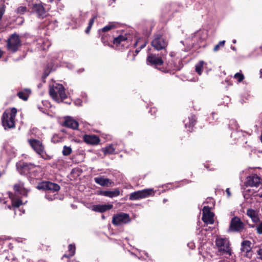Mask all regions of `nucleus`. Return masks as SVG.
<instances>
[{
	"mask_svg": "<svg viewBox=\"0 0 262 262\" xmlns=\"http://www.w3.org/2000/svg\"><path fill=\"white\" fill-rule=\"evenodd\" d=\"M261 183V179L256 174L251 175L247 178L246 185L257 187Z\"/></svg>",
	"mask_w": 262,
	"mask_h": 262,
	"instance_id": "nucleus-14",
	"label": "nucleus"
},
{
	"mask_svg": "<svg viewBox=\"0 0 262 262\" xmlns=\"http://www.w3.org/2000/svg\"><path fill=\"white\" fill-rule=\"evenodd\" d=\"M152 192H153V190L151 189H146L135 191L130 194L129 200H137L145 198L151 194Z\"/></svg>",
	"mask_w": 262,
	"mask_h": 262,
	"instance_id": "nucleus-8",
	"label": "nucleus"
},
{
	"mask_svg": "<svg viewBox=\"0 0 262 262\" xmlns=\"http://www.w3.org/2000/svg\"><path fill=\"white\" fill-rule=\"evenodd\" d=\"M63 125L68 127L76 129L78 127V123L71 117L65 118Z\"/></svg>",
	"mask_w": 262,
	"mask_h": 262,
	"instance_id": "nucleus-16",
	"label": "nucleus"
},
{
	"mask_svg": "<svg viewBox=\"0 0 262 262\" xmlns=\"http://www.w3.org/2000/svg\"><path fill=\"white\" fill-rule=\"evenodd\" d=\"M135 59V57H134L132 59V60H134Z\"/></svg>",
	"mask_w": 262,
	"mask_h": 262,
	"instance_id": "nucleus-52",
	"label": "nucleus"
},
{
	"mask_svg": "<svg viewBox=\"0 0 262 262\" xmlns=\"http://www.w3.org/2000/svg\"><path fill=\"white\" fill-rule=\"evenodd\" d=\"M127 39V38L123 35H119L117 37L114 38V43L116 45H119L121 43V42L125 41Z\"/></svg>",
	"mask_w": 262,
	"mask_h": 262,
	"instance_id": "nucleus-28",
	"label": "nucleus"
},
{
	"mask_svg": "<svg viewBox=\"0 0 262 262\" xmlns=\"http://www.w3.org/2000/svg\"><path fill=\"white\" fill-rule=\"evenodd\" d=\"M32 11L36 14L38 17L43 18L47 15V12L41 3L33 4L32 5Z\"/></svg>",
	"mask_w": 262,
	"mask_h": 262,
	"instance_id": "nucleus-11",
	"label": "nucleus"
},
{
	"mask_svg": "<svg viewBox=\"0 0 262 262\" xmlns=\"http://www.w3.org/2000/svg\"><path fill=\"white\" fill-rule=\"evenodd\" d=\"M113 206L112 204L94 205L92 207V210L96 212L102 213L111 209Z\"/></svg>",
	"mask_w": 262,
	"mask_h": 262,
	"instance_id": "nucleus-17",
	"label": "nucleus"
},
{
	"mask_svg": "<svg viewBox=\"0 0 262 262\" xmlns=\"http://www.w3.org/2000/svg\"><path fill=\"white\" fill-rule=\"evenodd\" d=\"M17 110L13 107L5 111L2 117V123L5 129L12 128L15 127V118Z\"/></svg>",
	"mask_w": 262,
	"mask_h": 262,
	"instance_id": "nucleus-2",
	"label": "nucleus"
},
{
	"mask_svg": "<svg viewBox=\"0 0 262 262\" xmlns=\"http://www.w3.org/2000/svg\"><path fill=\"white\" fill-rule=\"evenodd\" d=\"M49 93L53 100L57 102H62L67 98L63 86L59 83H54L50 86Z\"/></svg>",
	"mask_w": 262,
	"mask_h": 262,
	"instance_id": "nucleus-1",
	"label": "nucleus"
},
{
	"mask_svg": "<svg viewBox=\"0 0 262 262\" xmlns=\"http://www.w3.org/2000/svg\"><path fill=\"white\" fill-rule=\"evenodd\" d=\"M45 197L49 201H53L55 199L54 195H52L49 194H47Z\"/></svg>",
	"mask_w": 262,
	"mask_h": 262,
	"instance_id": "nucleus-37",
	"label": "nucleus"
},
{
	"mask_svg": "<svg viewBox=\"0 0 262 262\" xmlns=\"http://www.w3.org/2000/svg\"><path fill=\"white\" fill-rule=\"evenodd\" d=\"M3 52L0 49V58L2 56Z\"/></svg>",
	"mask_w": 262,
	"mask_h": 262,
	"instance_id": "nucleus-43",
	"label": "nucleus"
},
{
	"mask_svg": "<svg viewBox=\"0 0 262 262\" xmlns=\"http://www.w3.org/2000/svg\"><path fill=\"white\" fill-rule=\"evenodd\" d=\"M30 93V91L28 89H26L24 91H21L17 93V96L20 99L23 100H27L28 98V96Z\"/></svg>",
	"mask_w": 262,
	"mask_h": 262,
	"instance_id": "nucleus-24",
	"label": "nucleus"
},
{
	"mask_svg": "<svg viewBox=\"0 0 262 262\" xmlns=\"http://www.w3.org/2000/svg\"><path fill=\"white\" fill-rule=\"evenodd\" d=\"M167 54V52L166 51H164V54H163L162 56L166 55Z\"/></svg>",
	"mask_w": 262,
	"mask_h": 262,
	"instance_id": "nucleus-47",
	"label": "nucleus"
},
{
	"mask_svg": "<svg viewBox=\"0 0 262 262\" xmlns=\"http://www.w3.org/2000/svg\"><path fill=\"white\" fill-rule=\"evenodd\" d=\"M72 151V148L70 147L65 145L63 147L62 154L64 156H69L71 154Z\"/></svg>",
	"mask_w": 262,
	"mask_h": 262,
	"instance_id": "nucleus-30",
	"label": "nucleus"
},
{
	"mask_svg": "<svg viewBox=\"0 0 262 262\" xmlns=\"http://www.w3.org/2000/svg\"><path fill=\"white\" fill-rule=\"evenodd\" d=\"M190 123L189 127H191L194 125L195 122V117L194 116H192L190 118H189Z\"/></svg>",
	"mask_w": 262,
	"mask_h": 262,
	"instance_id": "nucleus-35",
	"label": "nucleus"
},
{
	"mask_svg": "<svg viewBox=\"0 0 262 262\" xmlns=\"http://www.w3.org/2000/svg\"><path fill=\"white\" fill-rule=\"evenodd\" d=\"M102 151L104 155L114 154L115 151V148L112 145H109L102 149Z\"/></svg>",
	"mask_w": 262,
	"mask_h": 262,
	"instance_id": "nucleus-25",
	"label": "nucleus"
},
{
	"mask_svg": "<svg viewBox=\"0 0 262 262\" xmlns=\"http://www.w3.org/2000/svg\"><path fill=\"white\" fill-rule=\"evenodd\" d=\"M226 192L227 193V194L228 195V197H230L231 196V193L230 192V189L229 188H227L226 190Z\"/></svg>",
	"mask_w": 262,
	"mask_h": 262,
	"instance_id": "nucleus-39",
	"label": "nucleus"
},
{
	"mask_svg": "<svg viewBox=\"0 0 262 262\" xmlns=\"http://www.w3.org/2000/svg\"><path fill=\"white\" fill-rule=\"evenodd\" d=\"M225 40L220 41L218 44L214 46V47L213 48V51L214 52H216V51H219L221 47H224V46L225 45Z\"/></svg>",
	"mask_w": 262,
	"mask_h": 262,
	"instance_id": "nucleus-31",
	"label": "nucleus"
},
{
	"mask_svg": "<svg viewBox=\"0 0 262 262\" xmlns=\"http://www.w3.org/2000/svg\"><path fill=\"white\" fill-rule=\"evenodd\" d=\"M215 245L219 252L221 254H228L231 255V251L229 247V242L226 238L217 237L215 240Z\"/></svg>",
	"mask_w": 262,
	"mask_h": 262,
	"instance_id": "nucleus-3",
	"label": "nucleus"
},
{
	"mask_svg": "<svg viewBox=\"0 0 262 262\" xmlns=\"http://www.w3.org/2000/svg\"><path fill=\"white\" fill-rule=\"evenodd\" d=\"M145 46V43H144L143 45H142L141 46V49H142L143 48H144Z\"/></svg>",
	"mask_w": 262,
	"mask_h": 262,
	"instance_id": "nucleus-45",
	"label": "nucleus"
},
{
	"mask_svg": "<svg viewBox=\"0 0 262 262\" xmlns=\"http://www.w3.org/2000/svg\"><path fill=\"white\" fill-rule=\"evenodd\" d=\"M28 142L37 155H39L42 158H45V148L41 141L37 139H28Z\"/></svg>",
	"mask_w": 262,
	"mask_h": 262,
	"instance_id": "nucleus-4",
	"label": "nucleus"
},
{
	"mask_svg": "<svg viewBox=\"0 0 262 262\" xmlns=\"http://www.w3.org/2000/svg\"><path fill=\"white\" fill-rule=\"evenodd\" d=\"M53 0H49V2H52Z\"/></svg>",
	"mask_w": 262,
	"mask_h": 262,
	"instance_id": "nucleus-51",
	"label": "nucleus"
},
{
	"mask_svg": "<svg viewBox=\"0 0 262 262\" xmlns=\"http://www.w3.org/2000/svg\"><path fill=\"white\" fill-rule=\"evenodd\" d=\"M5 12V5L3 3H0V20Z\"/></svg>",
	"mask_w": 262,
	"mask_h": 262,
	"instance_id": "nucleus-34",
	"label": "nucleus"
},
{
	"mask_svg": "<svg viewBox=\"0 0 262 262\" xmlns=\"http://www.w3.org/2000/svg\"><path fill=\"white\" fill-rule=\"evenodd\" d=\"M45 187L48 190L54 192L58 191L60 189V186L58 184L49 182L46 183Z\"/></svg>",
	"mask_w": 262,
	"mask_h": 262,
	"instance_id": "nucleus-23",
	"label": "nucleus"
},
{
	"mask_svg": "<svg viewBox=\"0 0 262 262\" xmlns=\"http://www.w3.org/2000/svg\"><path fill=\"white\" fill-rule=\"evenodd\" d=\"M50 156H47L46 158L45 157V159L46 160H49V159H50Z\"/></svg>",
	"mask_w": 262,
	"mask_h": 262,
	"instance_id": "nucleus-44",
	"label": "nucleus"
},
{
	"mask_svg": "<svg viewBox=\"0 0 262 262\" xmlns=\"http://www.w3.org/2000/svg\"><path fill=\"white\" fill-rule=\"evenodd\" d=\"M202 220L207 224H213L214 223V214L210 211V208L208 206H204L202 210Z\"/></svg>",
	"mask_w": 262,
	"mask_h": 262,
	"instance_id": "nucleus-9",
	"label": "nucleus"
},
{
	"mask_svg": "<svg viewBox=\"0 0 262 262\" xmlns=\"http://www.w3.org/2000/svg\"><path fill=\"white\" fill-rule=\"evenodd\" d=\"M94 180L97 184L102 186H109L113 183L110 179L102 177H96Z\"/></svg>",
	"mask_w": 262,
	"mask_h": 262,
	"instance_id": "nucleus-19",
	"label": "nucleus"
},
{
	"mask_svg": "<svg viewBox=\"0 0 262 262\" xmlns=\"http://www.w3.org/2000/svg\"><path fill=\"white\" fill-rule=\"evenodd\" d=\"M18 10L19 11H21L22 12H25L26 10V7H21L20 8H18Z\"/></svg>",
	"mask_w": 262,
	"mask_h": 262,
	"instance_id": "nucleus-41",
	"label": "nucleus"
},
{
	"mask_svg": "<svg viewBox=\"0 0 262 262\" xmlns=\"http://www.w3.org/2000/svg\"><path fill=\"white\" fill-rule=\"evenodd\" d=\"M244 224L237 217L232 219L229 230L231 231L239 232L244 228Z\"/></svg>",
	"mask_w": 262,
	"mask_h": 262,
	"instance_id": "nucleus-10",
	"label": "nucleus"
},
{
	"mask_svg": "<svg viewBox=\"0 0 262 262\" xmlns=\"http://www.w3.org/2000/svg\"><path fill=\"white\" fill-rule=\"evenodd\" d=\"M234 78L235 79H237L238 82H240L242 81H243V80L244 79V75L243 74H242L241 73H236L234 75Z\"/></svg>",
	"mask_w": 262,
	"mask_h": 262,
	"instance_id": "nucleus-32",
	"label": "nucleus"
},
{
	"mask_svg": "<svg viewBox=\"0 0 262 262\" xmlns=\"http://www.w3.org/2000/svg\"><path fill=\"white\" fill-rule=\"evenodd\" d=\"M101 194L104 196L112 198L118 196L120 194V191L118 188H116L113 191L107 190L102 191Z\"/></svg>",
	"mask_w": 262,
	"mask_h": 262,
	"instance_id": "nucleus-22",
	"label": "nucleus"
},
{
	"mask_svg": "<svg viewBox=\"0 0 262 262\" xmlns=\"http://www.w3.org/2000/svg\"><path fill=\"white\" fill-rule=\"evenodd\" d=\"M130 52H129V53H128V56H129V55L130 54Z\"/></svg>",
	"mask_w": 262,
	"mask_h": 262,
	"instance_id": "nucleus-53",
	"label": "nucleus"
},
{
	"mask_svg": "<svg viewBox=\"0 0 262 262\" xmlns=\"http://www.w3.org/2000/svg\"><path fill=\"white\" fill-rule=\"evenodd\" d=\"M14 189L15 192L18 194L27 196L28 190L24 188V184L23 182H19L18 183L14 185Z\"/></svg>",
	"mask_w": 262,
	"mask_h": 262,
	"instance_id": "nucleus-18",
	"label": "nucleus"
},
{
	"mask_svg": "<svg viewBox=\"0 0 262 262\" xmlns=\"http://www.w3.org/2000/svg\"><path fill=\"white\" fill-rule=\"evenodd\" d=\"M258 254L259 255L260 259H262V249H259L258 251Z\"/></svg>",
	"mask_w": 262,
	"mask_h": 262,
	"instance_id": "nucleus-40",
	"label": "nucleus"
},
{
	"mask_svg": "<svg viewBox=\"0 0 262 262\" xmlns=\"http://www.w3.org/2000/svg\"><path fill=\"white\" fill-rule=\"evenodd\" d=\"M20 46V40L19 36L16 34H13L8 39L7 49L12 52H15L17 51Z\"/></svg>",
	"mask_w": 262,
	"mask_h": 262,
	"instance_id": "nucleus-7",
	"label": "nucleus"
},
{
	"mask_svg": "<svg viewBox=\"0 0 262 262\" xmlns=\"http://www.w3.org/2000/svg\"><path fill=\"white\" fill-rule=\"evenodd\" d=\"M84 140L85 142L91 144H97L100 141L99 138L95 135H86Z\"/></svg>",
	"mask_w": 262,
	"mask_h": 262,
	"instance_id": "nucleus-20",
	"label": "nucleus"
},
{
	"mask_svg": "<svg viewBox=\"0 0 262 262\" xmlns=\"http://www.w3.org/2000/svg\"><path fill=\"white\" fill-rule=\"evenodd\" d=\"M102 218L103 219H105V217H104V216L103 215H102Z\"/></svg>",
	"mask_w": 262,
	"mask_h": 262,
	"instance_id": "nucleus-49",
	"label": "nucleus"
},
{
	"mask_svg": "<svg viewBox=\"0 0 262 262\" xmlns=\"http://www.w3.org/2000/svg\"><path fill=\"white\" fill-rule=\"evenodd\" d=\"M91 27H92L89 26H88V27H87L86 29L85 30V32H86V33H89V32H90V30H91Z\"/></svg>",
	"mask_w": 262,
	"mask_h": 262,
	"instance_id": "nucleus-42",
	"label": "nucleus"
},
{
	"mask_svg": "<svg viewBox=\"0 0 262 262\" xmlns=\"http://www.w3.org/2000/svg\"><path fill=\"white\" fill-rule=\"evenodd\" d=\"M251 242L248 240H245L241 243V250L242 252L244 253V255L246 257H250L251 256Z\"/></svg>",
	"mask_w": 262,
	"mask_h": 262,
	"instance_id": "nucleus-13",
	"label": "nucleus"
},
{
	"mask_svg": "<svg viewBox=\"0 0 262 262\" xmlns=\"http://www.w3.org/2000/svg\"><path fill=\"white\" fill-rule=\"evenodd\" d=\"M117 25V24L115 23H110L109 24L102 28L101 31L104 32L108 31L110 30L116 28Z\"/></svg>",
	"mask_w": 262,
	"mask_h": 262,
	"instance_id": "nucleus-26",
	"label": "nucleus"
},
{
	"mask_svg": "<svg viewBox=\"0 0 262 262\" xmlns=\"http://www.w3.org/2000/svg\"><path fill=\"white\" fill-rule=\"evenodd\" d=\"M203 64H204V61H200L195 65V71L199 75H201V74H202V68H203Z\"/></svg>",
	"mask_w": 262,
	"mask_h": 262,
	"instance_id": "nucleus-29",
	"label": "nucleus"
},
{
	"mask_svg": "<svg viewBox=\"0 0 262 262\" xmlns=\"http://www.w3.org/2000/svg\"><path fill=\"white\" fill-rule=\"evenodd\" d=\"M17 169L18 171L21 174H27L29 173V170L34 167V165L28 163H23L22 164H17Z\"/></svg>",
	"mask_w": 262,
	"mask_h": 262,
	"instance_id": "nucleus-15",
	"label": "nucleus"
},
{
	"mask_svg": "<svg viewBox=\"0 0 262 262\" xmlns=\"http://www.w3.org/2000/svg\"><path fill=\"white\" fill-rule=\"evenodd\" d=\"M256 231L258 234H262V222L257 226Z\"/></svg>",
	"mask_w": 262,
	"mask_h": 262,
	"instance_id": "nucleus-36",
	"label": "nucleus"
},
{
	"mask_svg": "<svg viewBox=\"0 0 262 262\" xmlns=\"http://www.w3.org/2000/svg\"><path fill=\"white\" fill-rule=\"evenodd\" d=\"M247 214L249 216L254 223H257L259 221V219L257 212L253 209H248L247 211Z\"/></svg>",
	"mask_w": 262,
	"mask_h": 262,
	"instance_id": "nucleus-21",
	"label": "nucleus"
},
{
	"mask_svg": "<svg viewBox=\"0 0 262 262\" xmlns=\"http://www.w3.org/2000/svg\"><path fill=\"white\" fill-rule=\"evenodd\" d=\"M166 201H167V200H166V199H164V200H163V202H166Z\"/></svg>",
	"mask_w": 262,
	"mask_h": 262,
	"instance_id": "nucleus-50",
	"label": "nucleus"
},
{
	"mask_svg": "<svg viewBox=\"0 0 262 262\" xmlns=\"http://www.w3.org/2000/svg\"><path fill=\"white\" fill-rule=\"evenodd\" d=\"M96 16H94L93 18H92L89 23V26L92 27L94 23L95 19L96 18Z\"/></svg>",
	"mask_w": 262,
	"mask_h": 262,
	"instance_id": "nucleus-38",
	"label": "nucleus"
},
{
	"mask_svg": "<svg viewBox=\"0 0 262 262\" xmlns=\"http://www.w3.org/2000/svg\"><path fill=\"white\" fill-rule=\"evenodd\" d=\"M260 196L262 197V195Z\"/></svg>",
	"mask_w": 262,
	"mask_h": 262,
	"instance_id": "nucleus-54",
	"label": "nucleus"
},
{
	"mask_svg": "<svg viewBox=\"0 0 262 262\" xmlns=\"http://www.w3.org/2000/svg\"><path fill=\"white\" fill-rule=\"evenodd\" d=\"M22 204L23 202L19 199L15 200L12 201V205L15 208H18Z\"/></svg>",
	"mask_w": 262,
	"mask_h": 262,
	"instance_id": "nucleus-33",
	"label": "nucleus"
},
{
	"mask_svg": "<svg viewBox=\"0 0 262 262\" xmlns=\"http://www.w3.org/2000/svg\"><path fill=\"white\" fill-rule=\"evenodd\" d=\"M151 44L154 49L159 51L165 50L168 45V42L161 35L156 34L154 35Z\"/></svg>",
	"mask_w": 262,
	"mask_h": 262,
	"instance_id": "nucleus-5",
	"label": "nucleus"
},
{
	"mask_svg": "<svg viewBox=\"0 0 262 262\" xmlns=\"http://www.w3.org/2000/svg\"><path fill=\"white\" fill-rule=\"evenodd\" d=\"M139 51L138 50H136L135 51L136 55H137L139 53Z\"/></svg>",
	"mask_w": 262,
	"mask_h": 262,
	"instance_id": "nucleus-46",
	"label": "nucleus"
},
{
	"mask_svg": "<svg viewBox=\"0 0 262 262\" xmlns=\"http://www.w3.org/2000/svg\"><path fill=\"white\" fill-rule=\"evenodd\" d=\"M130 221L129 214L125 213H119L115 214L112 219V223L116 226L127 224Z\"/></svg>",
	"mask_w": 262,
	"mask_h": 262,
	"instance_id": "nucleus-6",
	"label": "nucleus"
},
{
	"mask_svg": "<svg viewBox=\"0 0 262 262\" xmlns=\"http://www.w3.org/2000/svg\"><path fill=\"white\" fill-rule=\"evenodd\" d=\"M147 63L148 65L157 67L163 63L162 57H158L155 54H151L147 58Z\"/></svg>",
	"mask_w": 262,
	"mask_h": 262,
	"instance_id": "nucleus-12",
	"label": "nucleus"
},
{
	"mask_svg": "<svg viewBox=\"0 0 262 262\" xmlns=\"http://www.w3.org/2000/svg\"><path fill=\"white\" fill-rule=\"evenodd\" d=\"M69 251L70 252L69 255H68L64 254L63 255V257H70L73 256L74 255L75 252V246L74 245L70 244L69 245Z\"/></svg>",
	"mask_w": 262,
	"mask_h": 262,
	"instance_id": "nucleus-27",
	"label": "nucleus"
},
{
	"mask_svg": "<svg viewBox=\"0 0 262 262\" xmlns=\"http://www.w3.org/2000/svg\"><path fill=\"white\" fill-rule=\"evenodd\" d=\"M232 42L233 43H235L236 42V40L235 39H234L232 41Z\"/></svg>",
	"mask_w": 262,
	"mask_h": 262,
	"instance_id": "nucleus-48",
	"label": "nucleus"
}]
</instances>
